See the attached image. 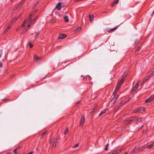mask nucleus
Segmentation results:
<instances>
[{"mask_svg":"<svg viewBox=\"0 0 154 154\" xmlns=\"http://www.w3.org/2000/svg\"><path fill=\"white\" fill-rule=\"evenodd\" d=\"M22 5H23V4L20 2L19 4V5H18V7H21V6Z\"/></svg>","mask_w":154,"mask_h":154,"instance_id":"47","label":"nucleus"},{"mask_svg":"<svg viewBox=\"0 0 154 154\" xmlns=\"http://www.w3.org/2000/svg\"><path fill=\"white\" fill-rule=\"evenodd\" d=\"M140 47H138L137 50H136L135 52V54L136 55H138L139 54H140V53H139V50H140Z\"/></svg>","mask_w":154,"mask_h":154,"instance_id":"21","label":"nucleus"},{"mask_svg":"<svg viewBox=\"0 0 154 154\" xmlns=\"http://www.w3.org/2000/svg\"><path fill=\"white\" fill-rule=\"evenodd\" d=\"M88 77H85L83 78V79L85 80H86L87 79V77H88V79H90V76L89 75H87Z\"/></svg>","mask_w":154,"mask_h":154,"instance_id":"44","label":"nucleus"},{"mask_svg":"<svg viewBox=\"0 0 154 154\" xmlns=\"http://www.w3.org/2000/svg\"><path fill=\"white\" fill-rule=\"evenodd\" d=\"M64 19L66 22H68L69 21L68 17L67 16H65L64 17Z\"/></svg>","mask_w":154,"mask_h":154,"instance_id":"19","label":"nucleus"},{"mask_svg":"<svg viewBox=\"0 0 154 154\" xmlns=\"http://www.w3.org/2000/svg\"><path fill=\"white\" fill-rule=\"evenodd\" d=\"M28 29V28L27 27H25L24 29L22 31V33H23L26 32Z\"/></svg>","mask_w":154,"mask_h":154,"instance_id":"25","label":"nucleus"},{"mask_svg":"<svg viewBox=\"0 0 154 154\" xmlns=\"http://www.w3.org/2000/svg\"><path fill=\"white\" fill-rule=\"evenodd\" d=\"M143 125H142L140 127V129H139V130H140V129H141L142 128H143Z\"/></svg>","mask_w":154,"mask_h":154,"instance_id":"56","label":"nucleus"},{"mask_svg":"<svg viewBox=\"0 0 154 154\" xmlns=\"http://www.w3.org/2000/svg\"><path fill=\"white\" fill-rule=\"evenodd\" d=\"M55 20L54 19H52L51 20V21H50V23H54V22H55Z\"/></svg>","mask_w":154,"mask_h":154,"instance_id":"46","label":"nucleus"},{"mask_svg":"<svg viewBox=\"0 0 154 154\" xmlns=\"http://www.w3.org/2000/svg\"><path fill=\"white\" fill-rule=\"evenodd\" d=\"M119 0H116L115 1L113 2L112 3V7H113L115 6L116 4L118 3Z\"/></svg>","mask_w":154,"mask_h":154,"instance_id":"15","label":"nucleus"},{"mask_svg":"<svg viewBox=\"0 0 154 154\" xmlns=\"http://www.w3.org/2000/svg\"><path fill=\"white\" fill-rule=\"evenodd\" d=\"M151 78L150 77V76H149V75L148 76H147L146 78H148V80L150 78Z\"/></svg>","mask_w":154,"mask_h":154,"instance_id":"54","label":"nucleus"},{"mask_svg":"<svg viewBox=\"0 0 154 154\" xmlns=\"http://www.w3.org/2000/svg\"><path fill=\"white\" fill-rule=\"evenodd\" d=\"M2 51H0V58L1 57H2Z\"/></svg>","mask_w":154,"mask_h":154,"instance_id":"52","label":"nucleus"},{"mask_svg":"<svg viewBox=\"0 0 154 154\" xmlns=\"http://www.w3.org/2000/svg\"><path fill=\"white\" fill-rule=\"evenodd\" d=\"M140 108L141 110L142 111V112H144L145 111V108H144V107H140Z\"/></svg>","mask_w":154,"mask_h":154,"instance_id":"33","label":"nucleus"},{"mask_svg":"<svg viewBox=\"0 0 154 154\" xmlns=\"http://www.w3.org/2000/svg\"><path fill=\"white\" fill-rule=\"evenodd\" d=\"M21 29V28L20 27H19V28H17V30L19 31V30H20Z\"/></svg>","mask_w":154,"mask_h":154,"instance_id":"51","label":"nucleus"},{"mask_svg":"<svg viewBox=\"0 0 154 154\" xmlns=\"http://www.w3.org/2000/svg\"><path fill=\"white\" fill-rule=\"evenodd\" d=\"M153 145V144H151L150 145H148L146 146V147L147 149H150L152 147Z\"/></svg>","mask_w":154,"mask_h":154,"instance_id":"24","label":"nucleus"},{"mask_svg":"<svg viewBox=\"0 0 154 154\" xmlns=\"http://www.w3.org/2000/svg\"><path fill=\"white\" fill-rule=\"evenodd\" d=\"M133 112H135V113L138 112V111L137 110V108L134 109L133 110Z\"/></svg>","mask_w":154,"mask_h":154,"instance_id":"38","label":"nucleus"},{"mask_svg":"<svg viewBox=\"0 0 154 154\" xmlns=\"http://www.w3.org/2000/svg\"><path fill=\"white\" fill-rule=\"evenodd\" d=\"M80 102V100L79 101H77L76 103H75V104H78Z\"/></svg>","mask_w":154,"mask_h":154,"instance_id":"53","label":"nucleus"},{"mask_svg":"<svg viewBox=\"0 0 154 154\" xmlns=\"http://www.w3.org/2000/svg\"><path fill=\"white\" fill-rule=\"evenodd\" d=\"M119 89H117V88H116V89L114 91V92L113 93V94H116V93H117L118 90H119Z\"/></svg>","mask_w":154,"mask_h":154,"instance_id":"31","label":"nucleus"},{"mask_svg":"<svg viewBox=\"0 0 154 154\" xmlns=\"http://www.w3.org/2000/svg\"><path fill=\"white\" fill-rule=\"evenodd\" d=\"M137 89L136 88H135L134 87L132 90H131V94H132Z\"/></svg>","mask_w":154,"mask_h":154,"instance_id":"27","label":"nucleus"},{"mask_svg":"<svg viewBox=\"0 0 154 154\" xmlns=\"http://www.w3.org/2000/svg\"><path fill=\"white\" fill-rule=\"evenodd\" d=\"M94 16L93 14H90L89 15V20L91 22H92L94 20Z\"/></svg>","mask_w":154,"mask_h":154,"instance_id":"13","label":"nucleus"},{"mask_svg":"<svg viewBox=\"0 0 154 154\" xmlns=\"http://www.w3.org/2000/svg\"><path fill=\"white\" fill-rule=\"evenodd\" d=\"M13 26L12 22H11L8 25V26L6 28L5 31L6 32L8 31V30L12 27Z\"/></svg>","mask_w":154,"mask_h":154,"instance_id":"8","label":"nucleus"},{"mask_svg":"<svg viewBox=\"0 0 154 154\" xmlns=\"http://www.w3.org/2000/svg\"><path fill=\"white\" fill-rule=\"evenodd\" d=\"M66 37V35L65 34H60L58 35V38L63 39L64 38Z\"/></svg>","mask_w":154,"mask_h":154,"instance_id":"10","label":"nucleus"},{"mask_svg":"<svg viewBox=\"0 0 154 154\" xmlns=\"http://www.w3.org/2000/svg\"><path fill=\"white\" fill-rule=\"evenodd\" d=\"M21 16V14H20L17 18H14L12 21V22H16Z\"/></svg>","mask_w":154,"mask_h":154,"instance_id":"14","label":"nucleus"},{"mask_svg":"<svg viewBox=\"0 0 154 154\" xmlns=\"http://www.w3.org/2000/svg\"><path fill=\"white\" fill-rule=\"evenodd\" d=\"M134 119V118H131V119H129L128 120H125L124 121V123L125 124H129Z\"/></svg>","mask_w":154,"mask_h":154,"instance_id":"3","label":"nucleus"},{"mask_svg":"<svg viewBox=\"0 0 154 154\" xmlns=\"http://www.w3.org/2000/svg\"><path fill=\"white\" fill-rule=\"evenodd\" d=\"M136 42H137V41H136V40H135V42L134 43V45H135L136 43Z\"/></svg>","mask_w":154,"mask_h":154,"instance_id":"59","label":"nucleus"},{"mask_svg":"<svg viewBox=\"0 0 154 154\" xmlns=\"http://www.w3.org/2000/svg\"><path fill=\"white\" fill-rule=\"evenodd\" d=\"M107 148H108V147L106 146V148L105 149V150H107Z\"/></svg>","mask_w":154,"mask_h":154,"instance_id":"55","label":"nucleus"},{"mask_svg":"<svg viewBox=\"0 0 154 154\" xmlns=\"http://www.w3.org/2000/svg\"><path fill=\"white\" fill-rule=\"evenodd\" d=\"M154 13V11H153V14Z\"/></svg>","mask_w":154,"mask_h":154,"instance_id":"64","label":"nucleus"},{"mask_svg":"<svg viewBox=\"0 0 154 154\" xmlns=\"http://www.w3.org/2000/svg\"><path fill=\"white\" fill-rule=\"evenodd\" d=\"M121 151V150L117 149L113 152L110 154H116L117 153H119Z\"/></svg>","mask_w":154,"mask_h":154,"instance_id":"16","label":"nucleus"},{"mask_svg":"<svg viewBox=\"0 0 154 154\" xmlns=\"http://www.w3.org/2000/svg\"><path fill=\"white\" fill-rule=\"evenodd\" d=\"M2 100L3 101H6V100H7V99H3Z\"/></svg>","mask_w":154,"mask_h":154,"instance_id":"57","label":"nucleus"},{"mask_svg":"<svg viewBox=\"0 0 154 154\" xmlns=\"http://www.w3.org/2000/svg\"><path fill=\"white\" fill-rule=\"evenodd\" d=\"M137 121L139 122H140L141 121V119H140V118H138L137 119Z\"/></svg>","mask_w":154,"mask_h":154,"instance_id":"40","label":"nucleus"},{"mask_svg":"<svg viewBox=\"0 0 154 154\" xmlns=\"http://www.w3.org/2000/svg\"><path fill=\"white\" fill-rule=\"evenodd\" d=\"M118 28V26H116L114 28L110 30L108 29L107 30V31L108 32H112L114 30H115V29H117Z\"/></svg>","mask_w":154,"mask_h":154,"instance_id":"11","label":"nucleus"},{"mask_svg":"<svg viewBox=\"0 0 154 154\" xmlns=\"http://www.w3.org/2000/svg\"><path fill=\"white\" fill-rule=\"evenodd\" d=\"M47 132V131H45L44 132H43L41 135L40 136H41V139Z\"/></svg>","mask_w":154,"mask_h":154,"instance_id":"22","label":"nucleus"},{"mask_svg":"<svg viewBox=\"0 0 154 154\" xmlns=\"http://www.w3.org/2000/svg\"><path fill=\"white\" fill-rule=\"evenodd\" d=\"M32 16V14H30L29 15V17L28 18V20H26V21H24L23 22V23L22 24V27H24V26H25V23H26V22L29 21H30L31 20V19L30 18V17L31 16Z\"/></svg>","mask_w":154,"mask_h":154,"instance_id":"7","label":"nucleus"},{"mask_svg":"<svg viewBox=\"0 0 154 154\" xmlns=\"http://www.w3.org/2000/svg\"><path fill=\"white\" fill-rule=\"evenodd\" d=\"M154 75V70L151 72Z\"/></svg>","mask_w":154,"mask_h":154,"instance_id":"58","label":"nucleus"},{"mask_svg":"<svg viewBox=\"0 0 154 154\" xmlns=\"http://www.w3.org/2000/svg\"><path fill=\"white\" fill-rule=\"evenodd\" d=\"M154 75H153V74L151 72L150 73V75H149V76H150V77H152Z\"/></svg>","mask_w":154,"mask_h":154,"instance_id":"48","label":"nucleus"},{"mask_svg":"<svg viewBox=\"0 0 154 154\" xmlns=\"http://www.w3.org/2000/svg\"><path fill=\"white\" fill-rule=\"evenodd\" d=\"M122 84V83H121L120 82H118L117 84L116 88H117V89H119Z\"/></svg>","mask_w":154,"mask_h":154,"instance_id":"18","label":"nucleus"},{"mask_svg":"<svg viewBox=\"0 0 154 154\" xmlns=\"http://www.w3.org/2000/svg\"><path fill=\"white\" fill-rule=\"evenodd\" d=\"M139 82H138L136 85H135V86H134V88H136L137 89V88H138V85H139Z\"/></svg>","mask_w":154,"mask_h":154,"instance_id":"36","label":"nucleus"},{"mask_svg":"<svg viewBox=\"0 0 154 154\" xmlns=\"http://www.w3.org/2000/svg\"><path fill=\"white\" fill-rule=\"evenodd\" d=\"M3 64L0 61V68H2V67Z\"/></svg>","mask_w":154,"mask_h":154,"instance_id":"45","label":"nucleus"},{"mask_svg":"<svg viewBox=\"0 0 154 154\" xmlns=\"http://www.w3.org/2000/svg\"><path fill=\"white\" fill-rule=\"evenodd\" d=\"M28 45H29V47L30 48H32L33 47V45L32 44L31 42H29L28 43Z\"/></svg>","mask_w":154,"mask_h":154,"instance_id":"29","label":"nucleus"},{"mask_svg":"<svg viewBox=\"0 0 154 154\" xmlns=\"http://www.w3.org/2000/svg\"><path fill=\"white\" fill-rule=\"evenodd\" d=\"M68 128H67L65 131L64 133V134L65 135L66 134L68 133Z\"/></svg>","mask_w":154,"mask_h":154,"instance_id":"35","label":"nucleus"},{"mask_svg":"<svg viewBox=\"0 0 154 154\" xmlns=\"http://www.w3.org/2000/svg\"><path fill=\"white\" fill-rule=\"evenodd\" d=\"M109 146V144H107L106 145V146H107L108 147V146Z\"/></svg>","mask_w":154,"mask_h":154,"instance_id":"62","label":"nucleus"},{"mask_svg":"<svg viewBox=\"0 0 154 154\" xmlns=\"http://www.w3.org/2000/svg\"><path fill=\"white\" fill-rule=\"evenodd\" d=\"M144 83L142 81L141 83L140 84V86H142V85H143V84Z\"/></svg>","mask_w":154,"mask_h":154,"instance_id":"49","label":"nucleus"},{"mask_svg":"<svg viewBox=\"0 0 154 154\" xmlns=\"http://www.w3.org/2000/svg\"><path fill=\"white\" fill-rule=\"evenodd\" d=\"M137 110L138 111V112H142V111L141 110L140 108H137Z\"/></svg>","mask_w":154,"mask_h":154,"instance_id":"42","label":"nucleus"},{"mask_svg":"<svg viewBox=\"0 0 154 154\" xmlns=\"http://www.w3.org/2000/svg\"><path fill=\"white\" fill-rule=\"evenodd\" d=\"M85 122V118L84 116H82L81 118L80 119V122L81 125L82 126L83 125V124Z\"/></svg>","mask_w":154,"mask_h":154,"instance_id":"6","label":"nucleus"},{"mask_svg":"<svg viewBox=\"0 0 154 154\" xmlns=\"http://www.w3.org/2000/svg\"><path fill=\"white\" fill-rule=\"evenodd\" d=\"M50 144H51L52 143V142L51 141H50Z\"/></svg>","mask_w":154,"mask_h":154,"instance_id":"63","label":"nucleus"},{"mask_svg":"<svg viewBox=\"0 0 154 154\" xmlns=\"http://www.w3.org/2000/svg\"><path fill=\"white\" fill-rule=\"evenodd\" d=\"M122 104L120 103L117 105L115 107L114 112H116L118 109L121 106Z\"/></svg>","mask_w":154,"mask_h":154,"instance_id":"5","label":"nucleus"},{"mask_svg":"<svg viewBox=\"0 0 154 154\" xmlns=\"http://www.w3.org/2000/svg\"><path fill=\"white\" fill-rule=\"evenodd\" d=\"M61 7L60 5V2H59L57 4L56 8H57L58 10H60L61 9Z\"/></svg>","mask_w":154,"mask_h":154,"instance_id":"12","label":"nucleus"},{"mask_svg":"<svg viewBox=\"0 0 154 154\" xmlns=\"http://www.w3.org/2000/svg\"><path fill=\"white\" fill-rule=\"evenodd\" d=\"M126 103V101H125V100H124L122 101L120 103L121 104H122V106L123 105V104H125Z\"/></svg>","mask_w":154,"mask_h":154,"instance_id":"30","label":"nucleus"},{"mask_svg":"<svg viewBox=\"0 0 154 154\" xmlns=\"http://www.w3.org/2000/svg\"><path fill=\"white\" fill-rule=\"evenodd\" d=\"M60 5L61 7H63L64 6V4L62 2H60Z\"/></svg>","mask_w":154,"mask_h":154,"instance_id":"41","label":"nucleus"},{"mask_svg":"<svg viewBox=\"0 0 154 154\" xmlns=\"http://www.w3.org/2000/svg\"><path fill=\"white\" fill-rule=\"evenodd\" d=\"M108 111V109H106L103 111L101 112L99 114V116H101L103 114L105 113L106 112H107Z\"/></svg>","mask_w":154,"mask_h":154,"instance_id":"17","label":"nucleus"},{"mask_svg":"<svg viewBox=\"0 0 154 154\" xmlns=\"http://www.w3.org/2000/svg\"><path fill=\"white\" fill-rule=\"evenodd\" d=\"M26 0H22L21 2H20L21 3L23 4V3Z\"/></svg>","mask_w":154,"mask_h":154,"instance_id":"50","label":"nucleus"},{"mask_svg":"<svg viewBox=\"0 0 154 154\" xmlns=\"http://www.w3.org/2000/svg\"><path fill=\"white\" fill-rule=\"evenodd\" d=\"M148 80V78H145L144 79L143 81L145 83V82H146Z\"/></svg>","mask_w":154,"mask_h":154,"instance_id":"37","label":"nucleus"},{"mask_svg":"<svg viewBox=\"0 0 154 154\" xmlns=\"http://www.w3.org/2000/svg\"><path fill=\"white\" fill-rule=\"evenodd\" d=\"M118 97V95L116 96L115 95L114 97H113L112 99L111 100V103L113 104L116 102V100L117 99Z\"/></svg>","mask_w":154,"mask_h":154,"instance_id":"4","label":"nucleus"},{"mask_svg":"<svg viewBox=\"0 0 154 154\" xmlns=\"http://www.w3.org/2000/svg\"><path fill=\"white\" fill-rule=\"evenodd\" d=\"M97 105H96L93 109V111H94L96 109H97Z\"/></svg>","mask_w":154,"mask_h":154,"instance_id":"43","label":"nucleus"},{"mask_svg":"<svg viewBox=\"0 0 154 154\" xmlns=\"http://www.w3.org/2000/svg\"><path fill=\"white\" fill-rule=\"evenodd\" d=\"M154 99V96L153 95H151L145 101L146 103H148L150 102Z\"/></svg>","mask_w":154,"mask_h":154,"instance_id":"2","label":"nucleus"},{"mask_svg":"<svg viewBox=\"0 0 154 154\" xmlns=\"http://www.w3.org/2000/svg\"><path fill=\"white\" fill-rule=\"evenodd\" d=\"M30 24H29L28 25V27L27 28H28L30 27Z\"/></svg>","mask_w":154,"mask_h":154,"instance_id":"60","label":"nucleus"},{"mask_svg":"<svg viewBox=\"0 0 154 154\" xmlns=\"http://www.w3.org/2000/svg\"><path fill=\"white\" fill-rule=\"evenodd\" d=\"M20 148V146H18L15 149H14V152L15 154H17V150L19 149Z\"/></svg>","mask_w":154,"mask_h":154,"instance_id":"23","label":"nucleus"},{"mask_svg":"<svg viewBox=\"0 0 154 154\" xmlns=\"http://www.w3.org/2000/svg\"><path fill=\"white\" fill-rule=\"evenodd\" d=\"M146 133V131H143V133Z\"/></svg>","mask_w":154,"mask_h":154,"instance_id":"61","label":"nucleus"},{"mask_svg":"<svg viewBox=\"0 0 154 154\" xmlns=\"http://www.w3.org/2000/svg\"><path fill=\"white\" fill-rule=\"evenodd\" d=\"M131 99V98L130 97H128L127 98H126V99L125 100L126 102H127L129 101Z\"/></svg>","mask_w":154,"mask_h":154,"instance_id":"32","label":"nucleus"},{"mask_svg":"<svg viewBox=\"0 0 154 154\" xmlns=\"http://www.w3.org/2000/svg\"><path fill=\"white\" fill-rule=\"evenodd\" d=\"M145 148V147L144 146H142L140 148H135L132 150V152H137L143 150Z\"/></svg>","mask_w":154,"mask_h":154,"instance_id":"1","label":"nucleus"},{"mask_svg":"<svg viewBox=\"0 0 154 154\" xmlns=\"http://www.w3.org/2000/svg\"><path fill=\"white\" fill-rule=\"evenodd\" d=\"M35 38H37L38 37V35H39V33L38 32L35 33Z\"/></svg>","mask_w":154,"mask_h":154,"instance_id":"34","label":"nucleus"},{"mask_svg":"<svg viewBox=\"0 0 154 154\" xmlns=\"http://www.w3.org/2000/svg\"><path fill=\"white\" fill-rule=\"evenodd\" d=\"M79 145L78 143L77 144H76L75 145V146H73L72 147L73 148H75L76 147H77Z\"/></svg>","mask_w":154,"mask_h":154,"instance_id":"39","label":"nucleus"},{"mask_svg":"<svg viewBox=\"0 0 154 154\" xmlns=\"http://www.w3.org/2000/svg\"><path fill=\"white\" fill-rule=\"evenodd\" d=\"M81 28L79 27H78L77 28L75 29V32H77L81 29Z\"/></svg>","mask_w":154,"mask_h":154,"instance_id":"28","label":"nucleus"},{"mask_svg":"<svg viewBox=\"0 0 154 154\" xmlns=\"http://www.w3.org/2000/svg\"><path fill=\"white\" fill-rule=\"evenodd\" d=\"M34 60L35 62H38L41 60L40 57H38L36 55H35L34 56Z\"/></svg>","mask_w":154,"mask_h":154,"instance_id":"9","label":"nucleus"},{"mask_svg":"<svg viewBox=\"0 0 154 154\" xmlns=\"http://www.w3.org/2000/svg\"><path fill=\"white\" fill-rule=\"evenodd\" d=\"M57 142V139H55L53 141V144L52 145L53 147H55L56 146Z\"/></svg>","mask_w":154,"mask_h":154,"instance_id":"20","label":"nucleus"},{"mask_svg":"<svg viewBox=\"0 0 154 154\" xmlns=\"http://www.w3.org/2000/svg\"><path fill=\"white\" fill-rule=\"evenodd\" d=\"M125 77H123L121 79L120 82H121L122 83H123L124 82V80H125Z\"/></svg>","mask_w":154,"mask_h":154,"instance_id":"26","label":"nucleus"}]
</instances>
